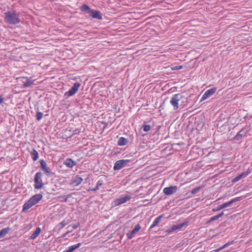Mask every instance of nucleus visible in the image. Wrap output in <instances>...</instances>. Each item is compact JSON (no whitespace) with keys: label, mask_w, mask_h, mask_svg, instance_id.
Returning <instances> with one entry per match:
<instances>
[{"label":"nucleus","mask_w":252,"mask_h":252,"mask_svg":"<svg viewBox=\"0 0 252 252\" xmlns=\"http://www.w3.org/2000/svg\"><path fill=\"white\" fill-rule=\"evenodd\" d=\"M187 101V98L186 96L180 94H178L173 95L170 102L173 107L174 110H176L178 109L179 105L182 106V108L185 106Z\"/></svg>","instance_id":"nucleus-1"},{"label":"nucleus","mask_w":252,"mask_h":252,"mask_svg":"<svg viewBox=\"0 0 252 252\" xmlns=\"http://www.w3.org/2000/svg\"><path fill=\"white\" fill-rule=\"evenodd\" d=\"M5 21L12 25H15L19 22V18L15 12L7 11L5 13Z\"/></svg>","instance_id":"nucleus-2"},{"label":"nucleus","mask_w":252,"mask_h":252,"mask_svg":"<svg viewBox=\"0 0 252 252\" xmlns=\"http://www.w3.org/2000/svg\"><path fill=\"white\" fill-rule=\"evenodd\" d=\"M43 174L41 172H37L34 176V188L36 189H41L43 187L42 177Z\"/></svg>","instance_id":"nucleus-3"},{"label":"nucleus","mask_w":252,"mask_h":252,"mask_svg":"<svg viewBox=\"0 0 252 252\" xmlns=\"http://www.w3.org/2000/svg\"><path fill=\"white\" fill-rule=\"evenodd\" d=\"M41 168L46 175L48 177H52L54 173L51 171L49 167H47V164L44 159H41L39 161Z\"/></svg>","instance_id":"nucleus-4"},{"label":"nucleus","mask_w":252,"mask_h":252,"mask_svg":"<svg viewBox=\"0 0 252 252\" xmlns=\"http://www.w3.org/2000/svg\"><path fill=\"white\" fill-rule=\"evenodd\" d=\"M131 198V196L129 195H126V196L115 199L112 203L113 207H116L124 203H126L127 201L129 200Z\"/></svg>","instance_id":"nucleus-5"},{"label":"nucleus","mask_w":252,"mask_h":252,"mask_svg":"<svg viewBox=\"0 0 252 252\" xmlns=\"http://www.w3.org/2000/svg\"><path fill=\"white\" fill-rule=\"evenodd\" d=\"M130 162L129 159H121L116 162L114 166V170H119Z\"/></svg>","instance_id":"nucleus-6"},{"label":"nucleus","mask_w":252,"mask_h":252,"mask_svg":"<svg viewBox=\"0 0 252 252\" xmlns=\"http://www.w3.org/2000/svg\"><path fill=\"white\" fill-rule=\"evenodd\" d=\"M80 86L81 84L79 83H75L73 86L68 91L65 93L64 95L69 97L74 95L78 91Z\"/></svg>","instance_id":"nucleus-7"},{"label":"nucleus","mask_w":252,"mask_h":252,"mask_svg":"<svg viewBox=\"0 0 252 252\" xmlns=\"http://www.w3.org/2000/svg\"><path fill=\"white\" fill-rule=\"evenodd\" d=\"M217 91V88L214 87L207 90L202 95L201 101H202L208 97L211 96Z\"/></svg>","instance_id":"nucleus-8"},{"label":"nucleus","mask_w":252,"mask_h":252,"mask_svg":"<svg viewBox=\"0 0 252 252\" xmlns=\"http://www.w3.org/2000/svg\"><path fill=\"white\" fill-rule=\"evenodd\" d=\"M178 190V188L176 186L165 188L163 190V192L166 195H171Z\"/></svg>","instance_id":"nucleus-9"},{"label":"nucleus","mask_w":252,"mask_h":252,"mask_svg":"<svg viewBox=\"0 0 252 252\" xmlns=\"http://www.w3.org/2000/svg\"><path fill=\"white\" fill-rule=\"evenodd\" d=\"M140 229L141 226L139 224H136L132 231L127 233L126 235L128 238L131 239L134 237V235L137 233Z\"/></svg>","instance_id":"nucleus-10"},{"label":"nucleus","mask_w":252,"mask_h":252,"mask_svg":"<svg viewBox=\"0 0 252 252\" xmlns=\"http://www.w3.org/2000/svg\"><path fill=\"white\" fill-rule=\"evenodd\" d=\"M89 15L94 19H97L98 20H101L102 19V17L100 15V12L98 10L92 9Z\"/></svg>","instance_id":"nucleus-11"},{"label":"nucleus","mask_w":252,"mask_h":252,"mask_svg":"<svg viewBox=\"0 0 252 252\" xmlns=\"http://www.w3.org/2000/svg\"><path fill=\"white\" fill-rule=\"evenodd\" d=\"M245 128H243L233 138L234 140L238 141L242 139L243 136L246 135L247 131H245Z\"/></svg>","instance_id":"nucleus-12"},{"label":"nucleus","mask_w":252,"mask_h":252,"mask_svg":"<svg viewBox=\"0 0 252 252\" xmlns=\"http://www.w3.org/2000/svg\"><path fill=\"white\" fill-rule=\"evenodd\" d=\"M249 174V173L248 172H244L241 173L240 175L235 177L234 179H232V183H236L238 181H239L240 180L242 179L243 178H245L247 177Z\"/></svg>","instance_id":"nucleus-13"},{"label":"nucleus","mask_w":252,"mask_h":252,"mask_svg":"<svg viewBox=\"0 0 252 252\" xmlns=\"http://www.w3.org/2000/svg\"><path fill=\"white\" fill-rule=\"evenodd\" d=\"M240 200V197H237L231 199L230 201H228L226 203L222 204V206L223 208L230 206L232 203Z\"/></svg>","instance_id":"nucleus-14"},{"label":"nucleus","mask_w":252,"mask_h":252,"mask_svg":"<svg viewBox=\"0 0 252 252\" xmlns=\"http://www.w3.org/2000/svg\"><path fill=\"white\" fill-rule=\"evenodd\" d=\"M32 207V197H31L23 205V212H26Z\"/></svg>","instance_id":"nucleus-15"},{"label":"nucleus","mask_w":252,"mask_h":252,"mask_svg":"<svg viewBox=\"0 0 252 252\" xmlns=\"http://www.w3.org/2000/svg\"><path fill=\"white\" fill-rule=\"evenodd\" d=\"M42 198L41 194H37L32 196V206L37 204Z\"/></svg>","instance_id":"nucleus-16"},{"label":"nucleus","mask_w":252,"mask_h":252,"mask_svg":"<svg viewBox=\"0 0 252 252\" xmlns=\"http://www.w3.org/2000/svg\"><path fill=\"white\" fill-rule=\"evenodd\" d=\"M11 230V228H10L9 227H7L2 228L0 231V239L3 238Z\"/></svg>","instance_id":"nucleus-17"},{"label":"nucleus","mask_w":252,"mask_h":252,"mask_svg":"<svg viewBox=\"0 0 252 252\" xmlns=\"http://www.w3.org/2000/svg\"><path fill=\"white\" fill-rule=\"evenodd\" d=\"M163 216L164 215L162 214L158 216L157 218H156V220L154 221L152 225L151 226L150 229L156 226L161 221V219L163 218Z\"/></svg>","instance_id":"nucleus-18"},{"label":"nucleus","mask_w":252,"mask_h":252,"mask_svg":"<svg viewBox=\"0 0 252 252\" xmlns=\"http://www.w3.org/2000/svg\"><path fill=\"white\" fill-rule=\"evenodd\" d=\"M64 164L68 167L71 168L76 165V162L71 158H67L65 160Z\"/></svg>","instance_id":"nucleus-19"},{"label":"nucleus","mask_w":252,"mask_h":252,"mask_svg":"<svg viewBox=\"0 0 252 252\" xmlns=\"http://www.w3.org/2000/svg\"><path fill=\"white\" fill-rule=\"evenodd\" d=\"M80 9L82 11L85 12L88 14H90L92 10L87 4H83L80 7Z\"/></svg>","instance_id":"nucleus-20"},{"label":"nucleus","mask_w":252,"mask_h":252,"mask_svg":"<svg viewBox=\"0 0 252 252\" xmlns=\"http://www.w3.org/2000/svg\"><path fill=\"white\" fill-rule=\"evenodd\" d=\"M83 181V179L81 177L76 176L74 179L72 181V184H74L75 186H77L81 183Z\"/></svg>","instance_id":"nucleus-21"},{"label":"nucleus","mask_w":252,"mask_h":252,"mask_svg":"<svg viewBox=\"0 0 252 252\" xmlns=\"http://www.w3.org/2000/svg\"><path fill=\"white\" fill-rule=\"evenodd\" d=\"M127 139L124 137H121L119 138L118 141V144L119 146H124L127 143Z\"/></svg>","instance_id":"nucleus-22"},{"label":"nucleus","mask_w":252,"mask_h":252,"mask_svg":"<svg viewBox=\"0 0 252 252\" xmlns=\"http://www.w3.org/2000/svg\"><path fill=\"white\" fill-rule=\"evenodd\" d=\"M81 245H82V243H78V244H75L74 245H73V246H71L70 247H69L67 248V249L68 250L69 252H72L73 251H74L76 249H77L79 247H80L81 246Z\"/></svg>","instance_id":"nucleus-23"},{"label":"nucleus","mask_w":252,"mask_h":252,"mask_svg":"<svg viewBox=\"0 0 252 252\" xmlns=\"http://www.w3.org/2000/svg\"><path fill=\"white\" fill-rule=\"evenodd\" d=\"M41 232V229L40 227H37L35 230L32 233V239H35L38 236Z\"/></svg>","instance_id":"nucleus-24"},{"label":"nucleus","mask_w":252,"mask_h":252,"mask_svg":"<svg viewBox=\"0 0 252 252\" xmlns=\"http://www.w3.org/2000/svg\"><path fill=\"white\" fill-rule=\"evenodd\" d=\"M69 222V220H64L63 221H62L61 223H60L58 226L60 227V228H63L64 226L68 224Z\"/></svg>","instance_id":"nucleus-25"},{"label":"nucleus","mask_w":252,"mask_h":252,"mask_svg":"<svg viewBox=\"0 0 252 252\" xmlns=\"http://www.w3.org/2000/svg\"><path fill=\"white\" fill-rule=\"evenodd\" d=\"M38 158V153L34 149L32 150V159L34 161L36 160Z\"/></svg>","instance_id":"nucleus-26"},{"label":"nucleus","mask_w":252,"mask_h":252,"mask_svg":"<svg viewBox=\"0 0 252 252\" xmlns=\"http://www.w3.org/2000/svg\"><path fill=\"white\" fill-rule=\"evenodd\" d=\"M233 243V241H231V242H228L226 244H225V245H224L223 246H222L221 247L217 249V250H215V251L216 252H219V251H220L221 250L224 249V248L226 247L227 246L230 245V244H232Z\"/></svg>","instance_id":"nucleus-27"},{"label":"nucleus","mask_w":252,"mask_h":252,"mask_svg":"<svg viewBox=\"0 0 252 252\" xmlns=\"http://www.w3.org/2000/svg\"><path fill=\"white\" fill-rule=\"evenodd\" d=\"M201 188H202L201 187H197V188H195L192 189V190L191 191V194H195L198 193Z\"/></svg>","instance_id":"nucleus-28"},{"label":"nucleus","mask_w":252,"mask_h":252,"mask_svg":"<svg viewBox=\"0 0 252 252\" xmlns=\"http://www.w3.org/2000/svg\"><path fill=\"white\" fill-rule=\"evenodd\" d=\"M43 115V114L42 112H37L35 116L36 120L37 121H40L42 119Z\"/></svg>","instance_id":"nucleus-29"},{"label":"nucleus","mask_w":252,"mask_h":252,"mask_svg":"<svg viewBox=\"0 0 252 252\" xmlns=\"http://www.w3.org/2000/svg\"><path fill=\"white\" fill-rule=\"evenodd\" d=\"M79 226V223H76L75 224H71V225L68 226L67 228H70V227H71L73 229H76L77 228H78Z\"/></svg>","instance_id":"nucleus-30"},{"label":"nucleus","mask_w":252,"mask_h":252,"mask_svg":"<svg viewBox=\"0 0 252 252\" xmlns=\"http://www.w3.org/2000/svg\"><path fill=\"white\" fill-rule=\"evenodd\" d=\"M31 78L29 79H27L25 82H24V86L25 87H29L32 85V81L31 80Z\"/></svg>","instance_id":"nucleus-31"},{"label":"nucleus","mask_w":252,"mask_h":252,"mask_svg":"<svg viewBox=\"0 0 252 252\" xmlns=\"http://www.w3.org/2000/svg\"><path fill=\"white\" fill-rule=\"evenodd\" d=\"M186 222H183V223L178 224H177L175 225L178 230V229H181L182 228H183L186 225Z\"/></svg>","instance_id":"nucleus-32"},{"label":"nucleus","mask_w":252,"mask_h":252,"mask_svg":"<svg viewBox=\"0 0 252 252\" xmlns=\"http://www.w3.org/2000/svg\"><path fill=\"white\" fill-rule=\"evenodd\" d=\"M73 193H70L67 194V195H62L61 196V198H65V202H67V199L68 198H70L72 196V194Z\"/></svg>","instance_id":"nucleus-33"},{"label":"nucleus","mask_w":252,"mask_h":252,"mask_svg":"<svg viewBox=\"0 0 252 252\" xmlns=\"http://www.w3.org/2000/svg\"><path fill=\"white\" fill-rule=\"evenodd\" d=\"M151 129V126L149 125H145L143 127V130L145 132H148Z\"/></svg>","instance_id":"nucleus-34"},{"label":"nucleus","mask_w":252,"mask_h":252,"mask_svg":"<svg viewBox=\"0 0 252 252\" xmlns=\"http://www.w3.org/2000/svg\"><path fill=\"white\" fill-rule=\"evenodd\" d=\"M177 230L176 226L175 225H173L171 229H168L166 231L168 233H170L171 232Z\"/></svg>","instance_id":"nucleus-35"},{"label":"nucleus","mask_w":252,"mask_h":252,"mask_svg":"<svg viewBox=\"0 0 252 252\" xmlns=\"http://www.w3.org/2000/svg\"><path fill=\"white\" fill-rule=\"evenodd\" d=\"M222 209H223V208L222 205H219L218 206H217L216 208L213 209V212L219 211Z\"/></svg>","instance_id":"nucleus-36"},{"label":"nucleus","mask_w":252,"mask_h":252,"mask_svg":"<svg viewBox=\"0 0 252 252\" xmlns=\"http://www.w3.org/2000/svg\"><path fill=\"white\" fill-rule=\"evenodd\" d=\"M183 68V66L182 65H179V66H175L173 67H172V70H179V69H181Z\"/></svg>","instance_id":"nucleus-37"},{"label":"nucleus","mask_w":252,"mask_h":252,"mask_svg":"<svg viewBox=\"0 0 252 252\" xmlns=\"http://www.w3.org/2000/svg\"><path fill=\"white\" fill-rule=\"evenodd\" d=\"M219 218H220L218 216V215L215 216H213V217L211 218L210 221H214L215 220H217L219 219Z\"/></svg>","instance_id":"nucleus-38"},{"label":"nucleus","mask_w":252,"mask_h":252,"mask_svg":"<svg viewBox=\"0 0 252 252\" xmlns=\"http://www.w3.org/2000/svg\"><path fill=\"white\" fill-rule=\"evenodd\" d=\"M25 5L26 7L28 8L30 10H31V3L29 1H27L26 3H25Z\"/></svg>","instance_id":"nucleus-39"},{"label":"nucleus","mask_w":252,"mask_h":252,"mask_svg":"<svg viewBox=\"0 0 252 252\" xmlns=\"http://www.w3.org/2000/svg\"><path fill=\"white\" fill-rule=\"evenodd\" d=\"M103 185V181L102 180H99L96 184V186L99 188V187Z\"/></svg>","instance_id":"nucleus-40"},{"label":"nucleus","mask_w":252,"mask_h":252,"mask_svg":"<svg viewBox=\"0 0 252 252\" xmlns=\"http://www.w3.org/2000/svg\"><path fill=\"white\" fill-rule=\"evenodd\" d=\"M226 211H227V210H223L222 212H221L220 214L218 215V216L219 217V218H220L222 216L224 215H225V212H226Z\"/></svg>","instance_id":"nucleus-41"},{"label":"nucleus","mask_w":252,"mask_h":252,"mask_svg":"<svg viewBox=\"0 0 252 252\" xmlns=\"http://www.w3.org/2000/svg\"><path fill=\"white\" fill-rule=\"evenodd\" d=\"M99 189V188L96 186V187L94 188L91 189L92 191H96Z\"/></svg>","instance_id":"nucleus-42"},{"label":"nucleus","mask_w":252,"mask_h":252,"mask_svg":"<svg viewBox=\"0 0 252 252\" xmlns=\"http://www.w3.org/2000/svg\"><path fill=\"white\" fill-rule=\"evenodd\" d=\"M4 100V98L1 97V96L0 95V104H1L2 102H3Z\"/></svg>","instance_id":"nucleus-43"},{"label":"nucleus","mask_w":252,"mask_h":252,"mask_svg":"<svg viewBox=\"0 0 252 252\" xmlns=\"http://www.w3.org/2000/svg\"><path fill=\"white\" fill-rule=\"evenodd\" d=\"M59 199L62 201H65V198H61V196L59 197Z\"/></svg>","instance_id":"nucleus-44"},{"label":"nucleus","mask_w":252,"mask_h":252,"mask_svg":"<svg viewBox=\"0 0 252 252\" xmlns=\"http://www.w3.org/2000/svg\"><path fill=\"white\" fill-rule=\"evenodd\" d=\"M63 252H69V251H68V250L67 249L66 250H65L64 251H63Z\"/></svg>","instance_id":"nucleus-45"}]
</instances>
